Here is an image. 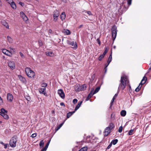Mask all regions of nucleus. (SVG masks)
<instances>
[{
    "label": "nucleus",
    "instance_id": "19",
    "mask_svg": "<svg viewBox=\"0 0 151 151\" xmlns=\"http://www.w3.org/2000/svg\"><path fill=\"white\" fill-rule=\"evenodd\" d=\"M59 12L58 10H55L53 14V17H58L59 16Z\"/></svg>",
    "mask_w": 151,
    "mask_h": 151
},
{
    "label": "nucleus",
    "instance_id": "10",
    "mask_svg": "<svg viewBox=\"0 0 151 151\" xmlns=\"http://www.w3.org/2000/svg\"><path fill=\"white\" fill-rule=\"evenodd\" d=\"M2 52L4 54L8 56H10L12 55L10 51L6 49H3L2 50Z\"/></svg>",
    "mask_w": 151,
    "mask_h": 151
},
{
    "label": "nucleus",
    "instance_id": "15",
    "mask_svg": "<svg viewBox=\"0 0 151 151\" xmlns=\"http://www.w3.org/2000/svg\"><path fill=\"white\" fill-rule=\"evenodd\" d=\"M82 102H83V101H80L78 103V104L77 105V106H76V107L75 108V109L74 110L75 111H76L80 107L81 105Z\"/></svg>",
    "mask_w": 151,
    "mask_h": 151
},
{
    "label": "nucleus",
    "instance_id": "25",
    "mask_svg": "<svg viewBox=\"0 0 151 151\" xmlns=\"http://www.w3.org/2000/svg\"><path fill=\"white\" fill-rule=\"evenodd\" d=\"M108 127H109V128L111 130L115 127V126L113 123H109Z\"/></svg>",
    "mask_w": 151,
    "mask_h": 151
},
{
    "label": "nucleus",
    "instance_id": "41",
    "mask_svg": "<svg viewBox=\"0 0 151 151\" xmlns=\"http://www.w3.org/2000/svg\"><path fill=\"white\" fill-rule=\"evenodd\" d=\"M122 129H123V127L122 126H120L119 128V130H118V132L119 133H121L122 131Z\"/></svg>",
    "mask_w": 151,
    "mask_h": 151
},
{
    "label": "nucleus",
    "instance_id": "48",
    "mask_svg": "<svg viewBox=\"0 0 151 151\" xmlns=\"http://www.w3.org/2000/svg\"><path fill=\"white\" fill-rule=\"evenodd\" d=\"M86 13H87V14L89 15H92L93 14L91 12L89 11H87L86 12Z\"/></svg>",
    "mask_w": 151,
    "mask_h": 151
},
{
    "label": "nucleus",
    "instance_id": "35",
    "mask_svg": "<svg viewBox=\"0 0 151 151\" xmlns=\"http://www.w3.org/2000/svg\"><path fill=\"white\" fill-rule=\"evenodd\" d=\"M3 24L6 27V28H9V25L8 24L6 23L5 21H4L3 22Z\"/></svg>",
    "mask_w": 151,
    "mask_h": 151
},
{
    "label": "nucleus",
    "instance_id": "46",
    "mask_svg": "<svg viewBox=\"0 0 151 151\" xmlns=\"http://www.w3.org/2000/svg\"><path fill=\"white\" fill-rule=\"evenodd\" d=\"M111 118L112 120H114L115 119L114 115H113V114H112L111 115Z\"/></svg>",
    "mask_w": 151,
    "mask_h": 151
},
{
    "label": "nucleus",
    "instance_id": "24",
    "mask_svg": "<svg viewBox=\"0 0 151 151\" xmlns=\"http://www.w3.org/2000/svg\"><path fill=\"white\" fill-rule=\"evenodd\" d=\"M63 32L67 35H69L71 33L70 30L68 29H65Z\"/></svg>",
    "mask_w": 151,
    "mask_h": 151
},
{
    "label": "nucleus",
    "instance_id": "54",
    "mask_svg": "<svg viewBox=\"0 0 151 151\" xmlns=\"http://www.w3.org/2000/svg\"><path fill=\"white\" fill-rule=\"evenodd\" d=\"M3 103V100L1 97L0 96V105H1Z\"/></svg>",
    "mask_w": 151,
    "mask_h": 151
},
{
    "label": "nucleus",
    "instance_id": "22",
    "mask_svg": "<svg viewBox=\"0 0 151 151\" xmlns=\"http://www.w3.org/2000/svg\"><path fill=\"white\" fill-rule=\"evenodd\" d=\"M75 111L72 112H69L67 114L66 117L67 118H69L73 113L75 112Z\"/></svg>",
    "mask_w": 151,
    "mask_h": 151
},
{
    "label": "nucleus",
    "instance_id": "45",
    "mask_svg": "<svg viewBox=\"0 0 151 151\" xmlns=\"http://www.w3.org/2000/svg\"><path fill=\"white\" fill-rule=\"evenodd\" d=\"M20 55L21 56V57L23 58H24V56L23 54L21 52H19Z\"/></svg>",
    "mask_w": 151,
    "mask_h": 151
},
{
    "label": "nucleus",
    "instance_id": "63",
    "mask_svg": "<svg viewBox=\"0 0 151 151\" xmlns=\"http://www.w3.org/2000/svg\"><path fill=\"white\" fill-rule=\"evenodd\" d=\"M115 99V98H113V99H112L111 101V102H114V100Z\"/></svg>",
    "mask_w": 151,
    "mask_h": 151
},
{
    "label": "nucleus",
    "instance_id": "58",
    "mask_svg": "<svg viewBox=\"0 0 151 151\" xmlns=\"http://www.w3.org/2000/svg\"><path fill=\"white\" fill-rule=\"evenodd\" d=\"M19 4H20L22 6H23L24 5V4L23 3H22L21 2H19Z\"/></svg>",
    "mask_w": 151,
    "mask_h": 151
},
{
    "label": "nucleus",
    "instance_id": "50",
    "mask_svg": "<svg viewBox=\"0 0 151 151\" xmlns=\"http://www.w3.org/2000/svg\"><path fill=\"white\" fill-rule=\"evenodd\" d=\"M58 17H53V18H54L53 20L54 22H56L57 21V20L58 19Z\"/></svg>",
    "mask_w": 151,
    "mask_h": 151
},
{
    "label": "nucleus",
    "instance_id": "38",
    "mask_svg": "<svg viewBox=\"0 0 151 151\" xmlns=\"http://www.w3.org/2000/svg\"><path fill=\"white\" fill-rule=\"evenodd\" d=\"M105 50L103 53V54L104 55H105L106 53L108 51V50L106 47H105L104 48Z\"/></svg>",
    "mask_w": 151,
    "mask_h": 151
},
{
    "label": "nucleus",
    "instance_id": "42",
    "mask_svg": "<svg viewBox=\"0 0 151 151\" xmlns=\"http://www.w3.org/2000/svg\"><path fill=\"white\" fill-rule=\"evenodd\" d=\"M95 76V74H93L91 76V77L90 79L91 80V81H93L94 80V79Z\"/></svg>",
    "mask_w": 151,
    "mask_h": 151
},
{
    "label": "nucleus",
    "instance_id": "9",
    "mask_svg": "<svg viewBox=\"0 0 151 151\" xmlns=\"http://www.w3.org/2000/svg\"><path fill=\"white\" fill-rule=\"evenodd\" d=\"M58 93L60 96L63 99L65 97V94L63 91L61 89H59L58 90Z\"/></svg>",
    "mask_w": 151,
    "mask_h": 151
},
{
    "label": "nucleus",
    "instance_id": "27",
    "mask_svg": "<svg viewBox=\"0 0 151 151\" xmlns=\"http://www.w3.org/2000/svg\"><path fill=\"white\" fill-rule=\"evenodd\" d=\"M46 53L47 55L50 56H52L54 55L53 53L52 52L47 51L46 52Z\"/></svg>",
    "mask_w": 151,
    "mask_h": 151
},
{
    "label": "nucleus",
    "instance_id": "11",
    "mask_svg": "<svg viewBox=\"0 0 151 151\" xmlns=\"http://www.w3.org/2000/svg\"><path fill=\"white\" fill-rule=\"evenodd\" d=\"M20 15L22 18L23 20L25 21H26L28 19L27 17L25 14L24 12H20Z\"/></svg>",
    "mask_w": 151,
    "mask_h": 151
},
{
    "label": "nucleus",
    "instance_id": "43",
    "mask_svg": "<svg viewBox=\"0 0 151 151\" xmlns=\"http://www.w3.org/2000/svg\"><path fill=\"white\" fill-rule=\"evenodd\" d=\"M37 133H34V134H33L31 136V137H32V138H34L36 136H37Z\"/></svg>",
    "mask_w": 151,
    "mask_h": 151
},
{
    "label": "nucleus",
    "instance_id": "64",
    "mask_svg": "<svg viewBox=\"0 0 151 151\" xmlns=\"http://www.w3.org/2000/svg\"><path fill=\"white\" fill-rule=\"evenodd\" d=\"M151 70V67H150L149 69H148V71L146 73V74L149 73L150 71V70Z\"/></svg>",
    "mask_w": 151,
    "mask_h": 151
},
{
    "label": "nucleus",
    "instance_id": "55",
    "mask_svg": "<svg viewBox=\"0 0 151 151\" xmlns=\"http://www.w3.org/2000/svg\"><path fill=\"white\" fill-rule=\"evenodd\" d=\"M97 42H98V44H99V45H100V44H101V42H100V40H99V39H97Z\"/></svg>",
    "mask_w": 151,
    "mask_h": 151
},
{
    "label": "nucleus",
    "instance_id": "1",
    "mask_svg": "<svg viewBox=\"0 0 151 151\" xmlns=\"http://www.w3.org/2000/svg\"><path fill=\"white\" fill-rule=\"evenodd\" d=\"M127 80V77L125 75L121 77L120 83L119 84L117 93L115 94L113 98H114L115 99L118 96L120 89L123 90L125 88L126 86V83L128 82Z\"/></svg>",
    "mask_w": 151,
    "mask_h": 151
},
{
    "label": "nucleus",
    "instance_id": "30",
    "mask_svg": "<svg viewBox=\"0 0 151 151\" xmlns=\"http://www.w3.org/2000/svg\"><path fill=\"white\" fill-rule=\"evenodd\" d=\"M88 148L87 147H84L82 148L78 151H87Z\"/></svg>",
    "mask_w": 151,
    "mask_h": 151
},
{
    "label": "nucleus",
    "instance_id": "61",
    "mask_svg": "<svg viewBox=\"0 0 151 151\" xmlns=\"http://www.w3.org/2000/svg\"><path fill=\"white\" fill-rule=\"evenodd\" d=\"M109 59H112V53L111 54L109 55Z\"/></svg>",
    "mask_w": 151,
    "mask_h": 151
},
{
    "label": "nucleus",
    "instance_id": "49",
    "mask_svg": "<svg viewBox=\"0 0 151 151\" xmlns=\"http://www.w3.org/2000/svg\"><path fill=\"white\" fill-rule=\"evenodd\" d=\"M77 101H78V100H77V99H75L73 100V103L74 104H75L77 103Z\"/></svg>",
    "mask_w": 151,
    "mask_h": 151
},
{
    "label": "nucleus",
    "instance_id": "62",
    "mask_svg": "<svg viewBox=\"0 0 151 151\" xmlns=\"http://www.w3.org/2000/svg\"><path fill=\"white\" fill-rule=\"evenodd\" d=\"M68 0H62L63 1L64 3H66L67 2Z\"/></svg>",
    "mask_w": 151,
    "mask_h": 151
},
{
    "label": "nucleus",
    "instance_id": "28",
    "mask_svg": "<svg viewBox=\"0 0 151 151\" xmlns=\"http://www.w3.org/2000/svg\"><path fill=\"white\" fill-rule=\"evenodd\" d=\"M126 114V111L124 110H122L121 112V115L122 116H124Z\"/></svg>",
    "mask_w": 151,
    "mask_h": 151
},
{
    "label": "nucleus",
    "instance_id": "7",
    "mask_svg": "<svg viewBox=\"0 0 151 151\" xmlns=\"http://www.w3.org/2000/svg\"><path fill=\"white\" fill-rule=\"evenodd\" d=\"M13 99V97L12 95L10 93H8L7 94V99L8 101L10 103L12 102Z\"/></svg>",
    "mask_w": 151,
    "mask_h": 151
},
{
    "label": "nucleus",
    "instance_id": "8",
    "mask_svg": "<svg viewBox=\"0 0 151 151\" xmlns=\"http://www.w3.org/2000/svg\"><path fill=\"white\" fill-rule=\"evenodd\" d=\"M68 44L71 45L72 46V48L75 49H76L77 47V45L76 42H75L74 41L71 42L68 41Z\"/></svg>",
    "mask_w": 151,
    "mask_h": 151
},
{
    "label": "nucleus",
    "instance_id": "21",
    "mask_svg": "<svg viewBox=\"0 0 151 151\" xmlns=\"http://www.w3.org/2000/svg\"><path fill=\"white\" fill-rule=\"evenodd\" d=\"M81 87V91H84L87 88V86L85 84H84L83 85H80Z\"/></svg>",
    "mask_w": 151,
    "mask_h": 151
},
{
    "label": "nucleus",
    "instance_id": "3",
    "mask_svg": "<svg viewBox=\"0 0 151 151\" xmlns=\"http://www.w3.org/2000/svg\"><path fill=\"white\" fill-rule=\"evenodd\" d=\"M111 31L113 40L114 41L116 38L117 34V28L115 25L112 27Z\"/></svg>",
    "mask_w": 151,
    "mask_h": 151
},
{
    "label": "nucleus",
    "instance_id": "17",
    "mask_svg": "<svg viewBox=\"0 0 151 151\" xmlns=\"http://www.w3.org/2000/svg\"><path fill=\"white\" fill-rule=\"evenodd\" d=\"M18 77L19 79L22 82H25L26 81V80L25 78L22 77L21 75H19Z\"/></svg>",
    "mask_w": 151,
    "mask_h": 151
},
{
    "label": "nucleus",
    "instance_id": "32",
    "mask_svg": "<svg viewBox=\"0 0 151 151\" xmlns=\"http://www.w3.org/2000/svg\"><path fill=\"white\" fill-rule=\"evenodd\" d=\"M7 40L10 43H12L13 41V39L11 38L10 37L8 36L7 37Z\"/></svg>",
    "mask_w": 151,
    "mask_h": 151
},
{
    "label": "nucleus",
    "instance_id": "4",
    "mask_svg": "<svg viewBox=\"0 0 151 151\" xmlns=\"http://www.w3.org/2000/svg\"><path fill=\"white\" fill-rule=\"evenodd\" d=\"M147 80V78L145 76L143 77L141 83L139 84V86L136 88L135 91L138 92L140 90L142 85L144 84Z\"/></svg>",
    "mask_w": 151,
    "mask_h": 151
},
{
    "label": "nucleus",
    "instance_id": "16",
    "mask_svg": "<svg viewBox=\"0 0 151 151\" xmlns=\"http://www.w3.org/2000/svg\"><path fill=\"white\" fill-rule=\"evenodd\" d=\"M93 95V91H91L90 93L88 95L86 99V101H88L92 97V96Z\"/></svg>",
    "mask_w": 151,
    "mask_h": 151
},
{
    "label": "nucleus",
    "instance_id": "13",
    "mask_svg": "<svg viewBox=\"0 0 151 151\" xmlns=\"http://www.w3.org/2000/svg\"><path fill=\"white\" fill-rule=\"evenodd\" d=\"M45 88H40L39 89V91L40 94H43L44 95L46 96L47 94L45 92Z\"/></svg>",
    "mask_w": 151,
    "mask_h": 151
},
{
    "label": "nucleus",
    "instance_id": "2",
    "mask_svg": "<svg viewBox=\"0 0 151 151\" xmlns=\"http://www.w3.org/2000/svg\"><path fill=\"white\" fill-rule=\"evenodd\" d=\"M25 72L27 76L29 78H34L35 76V72L30 68H27L25 69Z\"/></svg>",
    "mask_w": 151,
    "mask_h": 151
},
{
    "label": "nucleus",
    "instance_id": "56",
    "mask_svg": "<svg viewBox=\"0 0 151 151\" xmlns=\"http://www.w3.org/2000/svg\"><path fill=\"white\" fill-rule=\"evenodd\" d=\"M60 104L61 106H63L64 107L65 106V105L64 103L63 102H61Z\"/></svg>",
    "mask_w": 151,
    "mask_h": 151
},
{
    "label": "nucleus",
    "instance_id": "34",
    "mask_svg": "<svg viewBox=\"0 0 151 151\" xmlns=\"http://www.w3.org/2000/svg\"><path fill=\"white\" fill-rule=\"evenodd\" d=\"M0 112H1V113H5V114H7V111L5 110L4 109L2 108L1 109Z\"/></svg>",
    "mask_w": 151,
    "mask_h": 151
},
{
    "label": "nucleus",
    "instance_id": "20",
    "mask_svg": "<svg viewBox=\"0 0 151 151\" xmlns=\"http://www.w3.org/2000/svg\"><path fill=\"white\" fill-rule=\"evenodd\" d=\"M65 17V14L64 12H63L60 15V19L62 21L64 20Z\"/></svg>",
    "mask_w": 151,
    "mask_h": 151
},
{
    "label": "nucleus",
    "instance_id": "18",
    "mask_svg": "<svg viewBox=\"0 0 151 151\" xmlns=\"http://www.w3.org/2000/svg\"><path fill=\"white\" fill-rule=\"evenodd\" d=\"M0 115L3 116L5 119H7L9 118V116L7 114H5V113H1V112H0Z\"/></svg>",
    "mask_w": 151,
    "mask_h": 151
},
{
    "label": "nucleus",
    "instance_id": "23",
    "mask_svg": "<svg viewBox=\"0 0 151 151\" xmlns=\"http://www.w3.org/2000/svg\"><path fill=\"white\" fill-rule=\"evenodd\" d=\"M100 88V87H98L96 88L95 89L94 91H93V90H92L93 91V94H94L98 92Z\"/></svg>",
    "mask_w": 151,
    "mask_h": 151
},
{
    "label": "nucleus",
    "instance_id": "60",
    "mask_svg": "<svg viewBox=\"0 0 151 151\" xmlns=\"http://www.w3.org/2000/svg\"><path fill=\"white\" fill-rule=\"evenodd\" d=\"M47 149L44 147V148H43L41 151H46L47 150Z\"/></svg>",
    "mask_w": 151,
    "mask_h": 151
},
{
    "label": "nucleus",
    "instance_id": "37",
    "mask_svg": "<svg viewBox=\"0 0 151 151\" xmlns=\"http://www.w3.org/2000/svg\"><path fill=\"white\" fill-rule=\"evenodd\" d=\"M134 131V129H132L130 130L129 131V133H128V134L129 135H132L133 134V132Z\"/></svg>",
    "mask_w": 151,
    "mask_h": 151
},
{
    "label": "nucleus",
    "instance_id": "47",
    "mask_svg": "<svg viewBox=\"0 0 151 151\" xmlns=\"http://www.w3.org/2000/svg\"><path fill=\"white\" fill-rule=\"evenodd\" d=\"M132 0H128L127 3L129 5H130L131 4Z\"/></svg>",
    "mask_w": 151,
    "mask_h": 151
},
{
    "label": "nucleus",
    "instance_id": "39",
    "mask_svg": "<svg viewBox=\"0 0 151 151\" xmlns=\"http://www.w3.org/2000/svg\"><path fill=\"white\" fill-rule=\"evenodd\" d=\"M47 86V84L45 83H42L41 84V86L42 87H46Z\"/></svg>",
    "mask_w": 151,
    "mask_h": 151
},
{
    "label": "nucleus",
    "instance_id": "5",
    "mask_svg": "<svg viewBox=\"0 0 151 151\" xmlns=\"http://www.w3.org/2000/svg\"><path fill=\"white\" fill-rule=\"evenodd\" d=\"M17 142V137L14 136L11 139L10 141V145L11 147H14L16 146Z\"/></svg>",
    "mask_w": 151,
    "mask_h": 151
},
{
    "label": "nucleus",
    "instance_id": "53",
    "mask_svg": "<svg viewBox=\"0 0 151 151\" xmlns=\"http://www.w3.org/2000/svg\"><path fill=\"white\" fill-rule=\"evenodd\" d=\"M112 60V59H109V58H108V60L107 62V63H110L111 62Z\"/></svg>",
    "mask_w": 151,
    "mask_h": 151
},
{
    "label": "nucleus",
    "instance_id": "51",
    "mask_svg": "<svg viewBox=\"0 0 151 151\" xmlns=\"http://www.w3.org/2000/svg\"><path fill=\"white\" fill-rule=\"evenodd\" d=\"M6 1L10 4L13 2L12 0H6Z\"/></svg>",
    "mask_w": 151,
    "mask_h": 151
},
{
    "label": "nucleus",
    "instance_id": "40",
    "mask_svg": "<svg viewBox=\"0 0 151 151\" xmlns=\"http://www.w3.org/2000/svg\"><path fill=\"white\" fill-rule=\"evenodd\" d=\"M50 140L46 144V145L45 147V148H46L47 149V148L48 147V146L50 144Z\"/></svg>",
    "mask_w": 151,
    "mask_h": 151
},
{
    "label": "nucleus",
    "instance_id": "52",
    "mask_svg": "<svg viewBox=\"0 0 151 151\" xmlns=\"http://www.w3.org/2000/svg\"><path fill=\"white\" fill-rule=\"evenodd\" d=\"M109 64V63H107H107L105 64V68H107Z\"/></svg>",
    "mask_w": 151,
    "mask_h": 151
},
{
    "label": "nucleus",
    "instance_id": "33",
    "mask_svg": "<svg viewBox=\"0 0 151 151\" xmlns=\"http://www.w3.org/2000/svg\"><path fill=\"white\" fill-rule=\"evenodd\" d=\"M44 143L43 140H41L39 144L40 148H41L43 146Z\"/></svg>",
    "mask_w": 151,
    "mask_h": 151
},
{
    "label": "nucleus",
    "instance_id": "29",
    "mask_svg": "<svg viewBox=\"0 0 151 151\" xmlns=\"http://www.w3.org/2000/svg\"><path fill=\"white\" fill-rule=\"evenodd\" d=\"M118 142V140L117 139H115L112 140L111 143L112 144V145L113 144L114 145H115Z\"/></svg>",
    "mask_w": 151,
    "mask_h": 151
},
{
    "label": "nucleus",
    "instance_id": "26",
    "mask_svg": "<svg viewBox=\"0 0 151 151\" xmlns=\"http://www.w3.org/2000/svg\"><path fill=\"white\" fill-rule=\"evenodd\" d=\"M11 7L14 9H16V5L15 3L14 2H13L12 3L10 4Z\"/></svg>",
    "mask_w": 151,
    "mask_h": 151
},
{
    "label": "nucleus",
    "instance_id": "36",
    "mask_svg": "<svg viewBox=\"0 0 151 151\" xmlns=\"http://www.w3.org/2000/svg\"><path fill=\"white\" fill-rule=\"evenodd\" d=\"M63 123H62L60 124L59 126H58L57 127V128L56 129V131H57L58 130V129H59L63 125Z\"/></svg>",
    "mask_w": 151,
    "mask_h": 151
},
{
    "label": "nucleus",
    "instance_id": "12",
    "mask_svg": "<svg viewBox=\"0 0 151 151\" xmlns=\"http://www.w3.org/2000/svg\"><path fill=\"white\" fill-rule=\"evenodd\" d=\"M109 127H107L106 129L105 132H104V136H107L111 132V129L109 128Z\"/></svg>",
    "mask_w": 151,
    "mask_h": 151
},
{
    "label": "nucleus",
    "instance_id": "14",
    "mask_svg": "<svg viewBox=\"0 0 151 151\" xmlns=\"http://www.w3.org/2000/svg\"><path fill=\"white\" fill-rule=\"evenodd\" d=\"M81 85L79 84H77L75 86V89L76 91H81Z\"/></svg>",
    "mask_w": 151,
    "mask_h": 151
},
{
    "label": "nucleus",
    "instance_id": "57",
    "mask_svg": "<svg viewBox=\"0 0 151 151\" xmlns=\"http://www.w3.org/2000/svg\"><path fill=\"white\" fill-rule=\"evenodd\" d=\"M113 103L111 102L110 104V106L109 107L110 109H111V106L113 105Z\"/></svg>",
    "mask_w": 151,
    "mask_h": 151
},
{
    "label": "nucleus",
    "instance_id": "6",
    "mask_svg": "<svg viewBox=\"0 0 151 151\" xmlns=\"http://www.w3.org/2000/svg\"><path fill=\"white\" fill-rule=\"evenodd\" d=\"M8 65L9 67L12 70L15 69V65L14 62L12 61H9L8 63Z\"/></svg>",
    "mask_w": 151,
    "mask_h": 151
},
{
    "label": "nucleus",
    "instance_id": "59",
    "mask_svg": "<svg viewBox=\"0 0 151 151\" xmlns=\"http://www.w3.org/2000/svg\"><path fill=\"white\" fill-rule=\"evenodd\" d=\"M7 145H8V144H4V148H5V149H6L7 148Z\"/></svg>",
    "mask_w": 151,
    "mask_h": 151
},
{
    "label": "nucleus",
    "instance_id": "44",
    "mask_svg": "<svg viewBox=\"0 0 151 151\" xmlns=\"http://www.w3.org/2000/svg\"><path fill=\"white\" fill-rule=\"evenodd\" d=\"M112 145V144L110 143L109 144V145L108 146V147L106 148V150H107L109 149L111 147Z\"/></svg>",
    "mask_w": 151,
    "mask_h": 151
},
{
    "label": "nucleus",
    "instance_id": "31",
    "mask_svg": "<svg viewBox=\"0 0 151 151\" xmlns=\"http://www.w3.org/2000/svg\"><path fill=\"white\" fill-rule=\"evenodd\" d=\"M105 55H104L103 54L101 55L99 57L98 60L99 61H101L102 60V59H103Z\"/></svg>",
    "mask_w": 151,
    "mask_h": 151
}]
</instances>
